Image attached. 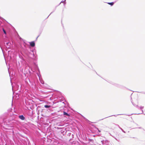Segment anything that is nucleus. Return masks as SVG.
Segmentation results:
<instances>
[{"label": "nucleus", "mask_w": 145, "mask_h": 145, "mask_svg": "<svg viewBox=\"0 0 145 145\" xmlns=\"http://www.w3.org/2000/svg\"><path fill=\"white\" fill-rule=\"evenodd\" d=\"M103 145H108L107 144H106V141H104V140L101 141Z\"/></svg>", "instance_id": "nucleus-12"}, {"label": "nucleus", "mask_w": 145, "mask_h": 145, "mask_svg": "<svg viewBox=\"0 0 145 145\" xmlns=\"http://www.w3.org/2000/svg\"><path fill=\"white\" fill-rule=\"evenodd\" d=\"M115 138V139H116V140H117V139H116V138Z\"/></svg>", "instance_id": "nucleus-30"}, {"label": "nucleus", "mask_w": 145, "mask_h": 145, "mask_svg": "<svg viewBox=\"0 0 145 145\" xmlns=\"http://www.w3.org/2000/svg\"><path fill=\"white\" fill-rule=\"evenodd\" d=\"M74 137V135L73 134H72L71 137H70V140H69V141H71L72 140V139Z\"/></svg>", "instance_id": "nucleus-11"}, {"label": "nucleus", "mask_w": 145, "mask_h": 145, "mask_svg": "<svg viewBox=\"0 0 145 145\" xmlns=\"http://www.w3.org/2000/svg\"><path fill=\"white\" fill-rule=\"evenodd\" d=\"M112 84V85H114V86L117 87L118 88H121V86L119 85V84H118L115 83L114 82H112L110 83Z\"/></svg>", "instance_id": "nucleus-5"}, {"label": "nucleus", "mask_w": 145, "mask_h": 145, "mask_svg": "<svg viewBox=\"0 0 145 145\" xmlns=\"http://www.w3.org/2000/svg\"><path fill=\"white\" fill-rule=\"evenodd\" d=\"M37 75L39 78V80L40 81V83L42 84H43L44 83V81L42 80L41 78V75L40 74V73H37Z\"/></svg>", "instance_id": "nucleus-3"}, {"label": "nucleus", "mask_w": 145, "mask_h": 145, "mask_svg": "<svg viewBox=\"0 0 145 145\" xmlns=\"http://www.w3.org/2000/svg\"><path fill=\"white\" fill-rule=\"evenodd\" d=\"M9 76L10 77V82L11 83V84L12 85V80H16L17 78L16 76L17 75V73H9Z\"/></svg>", "instance_id": "nucleus-1"}, {"label": "nucleus", "mask_w": 145, "mask_h": 145, "mask_svg": "<svg viewBox=\"0 0 145 145\" xmlns=\"http://www.w3.org/2000/svg\"><path fill=\"white\" fill-rule=\"evenodd\" d=\"M18 118L22 120H24L25 119V117L23 115H19L18 116Z\"/></svg>", "instance_id": "nucleus-4"}, {"label": "nucleus", "mask_w": 145, "mask_h": 145, "mask_svg": "<svg viewBox=\"0 0 145 145\" xmlns=\"http://www.w3.org/2000/svg\"><path fill=\"white\" fill-rule=\"evenodd\" d=\"M82 116L83 118L85 120H86V121H88V120L84 116L82 115Z\"/></svg>", "instance_id": "nucleus-19"}, {"label": "nucleus", "mask_w": 145, "mask_h": 145, "mask_svg": "<svg viewBox=\"0 0 145 145\" xmlns=\"http://www.w3.org/2000/svg\"><path fill=\"white\" fill-rule=\"evenodd\" d=\"M108 4L109 5H110L112 6L114 4V2H111V3H108Z\"/></svg>", "instance_id": "nucleus-17"}, {"label": "nucleus", "mask_w": 145, "mask_h": 145, "mask_svg": "<svg viewBox=\"0 0 145 145\" xmlns=\"http://www.w3.org/2000/svg\"><path fill=\"white\" fill-rule=\"evenodd\" d=\"M61 133L63 134V135L66 134V132L65 131V130H62L61 131Z\"/></svg>", "instance_id": "nucleus-9"}, {"label": "nucleus", "mask_w": 145, "mask_h": 145, "mask_svg": "<svg viewBox=\"0 0 145 145\" xmlns=\"http://www.w3.org/2000/svg\"><path fill=\"white\" fill-rule=\"evenodd\" d=\"M88 141L89 142H93L94 140L93 139H92L90 138L88 139Z\"/></svg>", "instance_id": "nucleus-15"}, {"label": "nucleus", "mask_w": 145, "mask_h": 145, "mask_svg": "<svg viewBox=\"0 0 145 145\" xmlns=\"http://www.w3.org/2000/svg\"><path fill=\"white\" fill-rule=\"evenodd\" d=\"M97 75H98V76H100L99 74H97Z\"/></svg>", "instance_id": "nucleus-28"}, {"label": "nucleus", "mask_w": 145, "mask_h": 145, "mask_svg": "<svg viewBox=\"0 0 145 145\" xmlns=\"http://www.w3.org/2000/svg\"><path fill=\"white\" fill-rule=\"evenodd\" d=\"M97 129L99 132H101V131L100 130H99L98 128H97Z\"/></svg>", "instance_id": "nucleus-23"}, {"label": "nucleus", "mask_w": 145, "mask_h": 145, "mask_svg": "<svg viewBox=\"0 0 145 145\" xmlns=\"http://www.w3.org/2000/svg\"><path fill=\"white\" fill-rule=\"evenodd\" d=\"M127 115V116H128V115ZM128 115V116H129V115Z\"/></svg>", "instance_id": "nucleus-29"}, {"label": "nucleus", "mask_w": 145, "mask_h": 145, "mask_svg": "<svg viewBox=\"0 0 145 145\" xmlns=\"http://www.w3.org/2000/svg\"><path fill=\"white\" fill-rule=\"evenodd\" d=\"M144 106H140V107H139V109H140L143 108Z\"/></svg>", "instance_id": "nucleus-20"}, {"label": "nucleus", "mask_w": 145, "mask_h": 145, "mask_svg": "<svg viewBox=\"0 0 145 145\" xmlns=\"http://www.w3.org/2000/svg\"><path fill=\"white\" fill-rule=\"evenodd\" d=\"M63 114L65 116H67L68 117L70 116V115L69 114H68L67 112H66L65 111L63 112Z\"/></svg>", "instance_id": "nucleus-7"}, {"label": "nucleus", "mask_w": 145, "mask_h": 145, "mask_svg": "<svg viewBox=\"0 0 145 145\" xmlns=\"http://www.w3.org/2000/svg\"><path fill=\"white\" fill-rule=\"evenodd\" d=\"M137 128L139 129H142V128L141 127H138Z\"/></svg>", "instance_id": "nucleus-24"}, {"label": "nucleus", "mask_w": 145, "mask_h": 145, "mask_svg": "<svg viewBox=\"0 0 145 145\" xmlns=\"http://www.w3.org/2000/svg\"><path fill=\"white\" fill-rule=\"evenodd\" d=\"M3 32H4V33L5 34H6V31H5L4 29H3Z\"/></svg>", "instance_id": "nucleus-21"}, {"label": "nucleus", "mask_w": 145, "mask_h": 145, "mask_svg": "<svg viewBox=\"0 0 145 145\" xmlns=\"http://www.w3.org/2000/svg\"><path fill=\"white\" fill-rule=\"evenodd\" d=\"M85 140H86V141H87V139L86 137V138Z\"/></svg>", "instance_id": "nucleus-25"}, {"label": "nucleus", "mask_w": 145, "mask_h": 145, "mask_svg": "<svg viewBox=\"0 0 145 145\" xmlns=\"http://www.w3.org/2000/svg\"><path fill=\"white\" fill-rule=\"evenodd\" d=\"M117 125L118 126V127L124 133H125L126 132H125L124 131L123 129L121 128L120 127V126H119V125Z\"/></svg>", "instance_id": "nucleus-13"}, {"label": "nucleus", "mask_w": 145, "mask_h": 145, "mask_svg": "<svg viewBox=\"0 0 145 145\" xmlns=\"http://www.w3.org/2000/svg\"><path fill=\"white\" fill-rule=\"evenodd\" d=\"M132 104L135 107H137L138 109H139V107L138 106V105H136L131 101Z\"/></svg>", "instance_id": "nucleus-10"}, {"label": "nucleus", "mask_w": 145, "mask_h": 145, "mask_svg": "<svg viewBox=\"0 0 145 145\" xmlns=\"http://www.w3.org/2000/svg\"><path fill=\"white\" fill-rule=\"evenodd\" d=\"M72 135L71 134V133H69L67 134V136H69V137H71V135Z\"/></svg>", "instance_id": "nucleus-18"}, {"label": "nucleus", "mask_w": 145, "mask_h": 145, "mask_svg": "<svg viewBox=\"0 0 145 145\" xmlns=\"http://www.w3.org/2000/svg\"><path fill=\"white\" fill-rule=\"evenodd\" d=\"M51 106L50 105H46L44 106V107L46 108H49Z\"/></svg>", "instance_id": "nucleus-14"}, {"label": "nucleus", "mask_w": 145, "mask_h": 145, "mask_svg": "<svg viewBox=\"0 0 145 145\" xmlns=\"http://www.w3.org/2000/svg\"><path fill=\"white\" fill-rule=\"evenodd\" d=\"M141 111H142V113H143V110H141Z\"/></svg>", "instance_id": "nucleus-27"}, {"label": "nucleus", "mask_w": 145, "mask_h": 145, "mask_svg": "<svg viewBox=\"0 0 145 145\" xmlns=\"http://www.w3.org/2000/svg\"><path fill=\"white\" fill-rule=\"evenodd\" d=\"M33 111L29 110H28V115L30 116H32L33 115Z\"/></svg>", "instance_id": "nucleus-6"}, {"label": "nucleus", "mask_w": 145, "mask_h": 145, "mask_svg": "<svg viewBox=\"0 0 145 145\" xmlns=\"http://www.w3.org/2000/svg\"><path fill=\"white\" fill-rule=\"evenodd\" d=\"M6 118H3V116H0V127L2 126V124L6 121Z\"/></svg>", "instance_id": "nucleus-2"}, {"label": "nucleus", "mask_w": 145, "mask_h": 145, "mask_svg": "<svg viewBox=\"0 0 145 145\" xmlns=\"http://www.w3.org/2000/svg\"><path fill=\"white\" fill-rule=\"evenodd\" d=\"M65 7V5L64 4H63V8L64 9V8Z\"/></svg>", "instance_id": "nucleus-22"}, {"label": "nucleus", "mask_w": 145, "mask_h": 145, "mask_svg": "<svg viewBox=\"0 0 145 145\" xmlns=\"http://www.w3.org/2000/svg\"><path fill=\"white\" fill-rule=\"evenodd\" d=\"M27 73H24V74L25 75H26V74Z\"/></svg>", "instance_id": "nucleus-26"}, {"label": "nucleus", "mask_w": 145, "mask_h": 145, "mask_svg": "<svg viewBox=\"0 0 145 145\" xmlns=\"http://www.w3.org/2000/svg\"><path fill=\"white\" fill-rule=\"evenodd\" d=\"M30 45L32 47H33L35 46V43L34 41H32L29 42Z\"/></svg>", "instance_id": "nucleus-8"}, {"label": "nucleus", "mask_w": 145, "mask_h": 145, "mask_svg": "<svg viewBox=\"0 0 145 145\" xmlns=\"http://www.w3.org/2000/svg\"><path fill=\"white\" fill-rule=\"evenodd\" d=\"M121 115V114L114 115H112V116H109V117H110V116H115V117H117V116L118 115ZM108 117H107L105 118H104V119H105V118H108ZM103 119H104V118H103V119H101V120H103Z\"/></svg>", "instance_id": "nucleus-16"}]
</instances>
